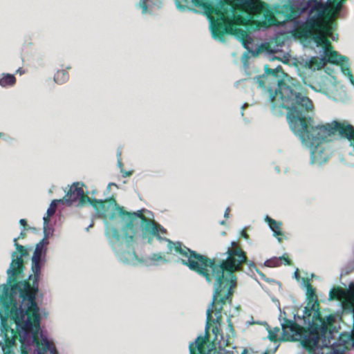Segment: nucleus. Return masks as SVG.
Listing matches in <instances>:
<instances>
[{"label":"nucleus","mask_w":354,"mask_h":354,"mask_svg":"<svg viewBox=\"0 0 354 354\" xmlns=\"http://www.w3.org/2000/svg\"><path fill=\"white\" fill-rule=\"evenodd\" d=\"M52 201L55 202L56 206H57L58 204H66L67 206L71 205V200L68 199L66 195L63 198L54 199Z\"/></svg>","instance_id":"obj_30"},{"label":"nucleus","mask_w":354,"mask_h":354,"mask_svg":"<svg viewBox=\"0 0 354 354\" xmlns=\"http://www.w3.org/2000/svg\"><path fill=\"white\" fill-rule=\"evenodd\" d=\"M56 209L57 206L55 204V202L51 201L49 207L47 209L46 214H48V216H53L56 212Z\"/></svg>","instance_id":"obj_31"},{"label":"nucleus","mask_w":354,"mask_h":354,"mask_svg":"<svg viewBox=\"0 0 354 354\" xmlns=\"http://www.w3.org/2000/svg\"><path fill=\"white\" fill-rule=\"evenodd\" d=\"M32 277V274H29L28 277V279H30Z\"/></svg>","instance_id":"obj_63"},{"label":"nucleus","mask_w":354,"mask_h":354,"mask_svg":"<svg viewBox=\"0 0 354 354\" xmlns=\"http://www.w3.org/2000/svg\"><path fill=\"white\" fill-rule=\"evenodd\" d=\"M281 44H268L266 46L263 47V50L266 51L268 58L272 61L276 59L274 54L279 52H281Z\"/></svg>","instance_id":"obj_22"},{"label":"nucleus","mask_w":354,"mask_h":354,"mask_svg":"<svg viewBox=\"0 0 354 354\" xmlns=\"http://www.w3.org/2000/svg\"><path fill=\"white\" fill-rule=\"evenodd\" d=\"M283 315H286L285 311H281L279 316V320L281 322L283 339L285 338V336H289L290 333H291L292 340H299L301 345L302 346L301 342L304 339V337L306 334L302 335L300 333H297L296 329L299 327V325L297 322H295V320L290 319L287 317H283Z\"/></svg>","instance_id":"obj_15"},{"label":"nucleus","mask_w":354,"mask_h":354,"mask_svg":"<svg viewBox=\"0 0 354 354\" xmlns=\"http://www.w3.org/2000/svg\"><path fill=\"white\" fill-rule=\"evenodd\" d=\"M274 71L276 73L278 88L275 90L274 93L272 89L269 90V100L272 102V111L274 115L281 116L284 114L283 109L287 110L285 103L289 102L293 106H296L295 102L297 101L301 104L300 99L308 97L297 91L293 83H292V86H290L286 82L289 79V76L284 73L281 66L278 65L274 67Z\"/></svg>","instance_id":"obj_10"},{"label":"nucleus","mask_w":354,"mask_h":354,"mask_svg":"<svg viewBox=\"0 0 354 354\" xmlns=\"http://www.w3.org/2000/svg\"><path fill=\"white\" fill-rule=\"evenodd\" d=\"M241 236L245 239H248L249 236H248V234L244 231V230H242L241 231Z\"/></svg>","instance_id":"obj_45"},{"label":"nucleus","mask_w":354,"mask_h":354,"mask_svg":"<svg viewBox=\"0 0 354 354\" xmlns=\"http://www.w3.org/2000/svg\"><path fill=\"white\" fill-rule=\"evenodd\" d=\"M48 244L45 243L44 241H40L38 243H37L35 250L33 252L32 256H35L36 257H39L41 259H46V253H47V245Z\"/></svg>","instance_id":"obj_23"},{"label":"nucleus","mask_w":354,"mask_h":354,"mask_svg":"<svg viewBox=\"0 0 354 354\" xmlns=\"http://www.w3.org/2000/svg\"><path fill=\"white\" fill-rule=\"evenodd\" d=\"M247 353H248V350L246 348L243 349V351L241 353V354H247Z\"/></svg>","instance_id":"obj_60"},{"label":"nucleus","mask_w":354,"mask_h":354,"mask_svg":"<svg viewBox=\"0 0 354 354\" xmlns=\"http://www.w3.org/2000/svg\"><path fill=\"white\" fill-rule=\"evenodd\" d=\"M272 300L273 302L277 304L278 309H279V312L281 313V311H282V310H281V308L280 307L279 301L277 299H276L275 297L272 298Z\"/></svg>","instance_id":"obj_39"},{"label":"nucleus","mask_w":354,"mask_h":354,"mask_svg":"<svg viewBox=\"0 0 354 354\" xmlns=\"http://www.w3.org/2000/svg\"><path fill=\"white\" fill-rule=\"evenodd\" d=\"M225 253H227L226 256L228 255V253L230 254V261H232V262L234 261V264L235 263V265H236L238 263L237 261L239 259H241V257L243 258V259H241L240 261V262L239 263V265H238L239 268H236V270L233 271V272H232L233 275L236 278L235 286H236L237 278H236V275L234 274V273L236 272H239V271L243 270V263H247L248 265V267H249L250 271H252L253 269H254L255 270L257 269V268L256 267L254 262H252V261L248 262L245 253L240 248H232L231 247H228L225 252H217L215 254L214 258H215L216 257V255L218 254H225Z\"/></svg>","instance_id":"obj_14"},{"label":"nucleus","mask_w":354,"mask_h":354,"mask_svg":"<svg viewBox=\"0 0 354 354\" xmlns=\"http://www.w3.org/2000/svg\"><path fill=\"white\" fill-rule=\"evenodd\" d=\"M121 154H122V151L120 149H118V151H117V157H118V158H120V156H121Z\"/></svg>","instance_id":"obj_50"},{"label":"nucleus","mask_w":354,"mask_h":354,"mask_svg":"<svg viewBox=\"0 0 354 354\" xmlns=\"http://www.w3.org/2000/svg\"><path fill=\"white\" fill-rule=\"evenodd\" d=\"M52 216H48V214H46V216H44L43 217V221H44V223L43 225H46L47 224H50V217Z\"/></svg>","instance_id":"obj_37"},{"label":"nucleus","mask_w":354,"mask_h":354,"mask_svg":"<svg viewBox=\"0 0 354 354\" xmlns=\"http://www.w3.org/2000/svg\"><path fill=\"white\" fill-rule=\"evenodd\" d=\"M220 224L221 225H225V221H220Z\"/></svg>","instance_id":"obj_61"},{"label":"nucleus","mask_w":354,"mask_h":354,"mask_svg":"<svg viewBox=\"0 0 354 354\" xmlns=\"http://www.w3.org/2000/svg\"><path fill=\"white\" fill-rule=\"evenodd\" d=\"M342 284L345 287H333L329 291L330 299H336L339 302L342 312L353 315L354 324V281H351L347 286L344 283ZM333 344H339L342 346L354 348V328L351 332H343L339 335L337 342Z\"/></svg>","instance_id":"obj_12"},{"label":"nucleus","mask_w":354,"mask_h":354,"mask_svg":"<svg viewBox=\"0 0 354 354\" xmlns=\"http://www.w3.org/2000/svg\"><path fill=\"white\" fill-rule=\"evenodd\" d=\"M264 69H265V73L267 75H272V76L276 77V73H275V72L274 71V68H270L268 66V65L266 64L264 66Z\"/></svg>","instance_id":"obj_34"},{"label":"nucleus","mask_w":354,"mask_h":354,"mask_svg":"<svg viewBox=\"0 0 354 354\" xmlns=\"http://www.w3.org/2000/svg\"><path fill=\"white\" fill-rule=\"evenodd\" d=\"M346 0H326V3L330 5L333 3L337 10L342 9Z\"/></svg>","instance_id":"obj_29"},{"label":"nucleus","mask_w":354,"mask_h":354,"mask_svg":"<svg viewBox=\"0 0 354 354\" xmlns=\"http://www.w3.org/2000/svg\"><path fill=\"white\" fill-rule=\"evenodd\" d=\"M299 319L304 321V324L305 326L308 329V333L306 334H308L310 333V328L308 327V325L307 322H305V321L303 319L302 316H300L298 314H294V317H293V319L292 320H295V322H297V321H298Z\"/></svg>","instance_id":"obj_35"},{"label":"nucleus","mask_w":354,"mask_h":354,"mask_svg":"<svg viewBox=\"0 0 354 354\" xmlns=\"http://www.w3.org/2000/svg\"><path fill=\"white\" fill-rule=\"evenodd\" d=\"M69 75L66 71L59 70L57 71L54 76V81L59 84L65 83L68 80Z\"/></svg>","instance_id":"obj_27"},{"label":"nucleus","mask_w":354,"mask_h":354,"mask_svg":"<svg viewBox=\"0 0 354 354\" xmlns=\"http://www.w3.org/2000/svg\"><path fill=\"white\" fill-rule=\"evenodd\" d=\"M277 240H278V241H279V242H281V238H279V237H278V238H277Z\"/></svg>","instance_id":"obj_64"},{"label":"nucleus","mask_w":354,"mask_h":354,"mask_svg":"<svg viewBox=\"0 0 354 354\" xmlns=\"http://www.w3.org/2000/svg\"><path fill=\"white\" fill-rule=\"evenodd\" d=\"M300 102H295L296 106L289 102L285 103L288 111L287 120L294 133L310 149V164L321 166L328 160L331 153L324 141L329 136H337L353 142V125L346 121L336 120L315 125L313 119L312 101L309 98H301Z\"/></svg>","instance_id":"obj_4"},{"label":"nucleus","mask_w":354,"mask_h":354,"mask_svg":"<svg viewBox=\"0 0 354 354\" xmlns=\"http://www.w3.org/2000/svg\"><path fill=\"white\" fill-rule=\"evenodd\" d=\"M19 224L21 225H26V221L24 218H21L19 220Z\"/></svg>","instance_id":"obj_48"},{"label":"nucleus","mask_w":354,"mask_h":354,"mask_svg":"<svg viewBox=\"0 0 354 354\" xmlns=\"http://www.w3.org/2000/svg\"><path fill=\"white\" fill-rule=\"evenodd\" d=\"M254 323H255V322H254L253 320H252V321H250V322H248V324H249V325H250V324H254ZM256 323H257V324H261L260 322H257Z\"/></svg>","instance_id":"obj_53"},{"label":"nucleus","mask_w":354,"mask_h":354,"mask_svg":"<svg viewBox=\"0 0 354 354\" xmlns=\"http://www.w3.org/2000/svg\"><path fill=\"white\" fill-rule=\"evenodd\" d=\"M46 230V231H48V230H53L54 231V229L50 225V224H47L46 225H43V230Z\"/></svg>","instance_id":"obj_40"},{"label":"nucleus","mask_w":354,"mask_h":354,"mask_svg":"<svg viewBox=\"0 0 354 354\" xmlns=\"http://www.w3.org/2000/svg\"><path fill=\"white\" fill-rule=\"evenodd\" d=\"M235 243H235L234 241H232V242H231V244H230V245H231V247H233V246L235 245Z\"/></svg>","instance_id":"obj_62"},{"label":"nucleus","mask_w":354,"mask_h":354,"mask_svg":"<svg viewBox=\"0 0 354 354\" xmlns=\"http://www.w3.org/2000/svg\"><path fill=\"white\" fill-rule=\"evenodd\" d=\"M108 185H109V187H111V186L117 187V185L115 183H109Z\"/></svg>","instance_id":"obj_57"},{"label":"nucleus","mask_w":354,"mask_h":354,"mask_svg":"<svg viewBox=\"0 0 354 354\" xmlns=\"http://www.w3.org/2000/svg\"><path fill=\"white\" fill-rule=\"evenodd\" d=\"M79 183H74L70 187L68 191L66 193V196L68 199L71 200V205L76 203V206L82 207L86 204L92 205L96 213L100 217L104 218V223L106 221L109 223H112L110 221V217L114 212H116L118 207H121L118 205L115 200L113 198L110 199H96L95 198H91L84 194V190L82 187H78Z\"/></svg>","instance_id":"obj_11"},{"label":"nucleus","mask_w":354,"mask_h":354,"mask_svg":"<svg viewBox=\"0 0 354 354\" xmlns=\"http://www.w3.org/2000/svg\"><path fill=\"white\" fill-rule=\"evenodd\" d=\"M110 189H111V187H109V185H108L105 194H108L109 192H110Z\"/></svg>","instance_id":"obj_55"},{"label":"nucleus","mask_w":354,"mask_h":354,"mask_svg":"<svg viewBox=\"0 0 354 354\" xmlns=\"http://www.w3.org/2000/svg\"><path fill=\"white\" fill-rule=\"evenodd\" d=\"M118 167L121 169H123V164L122 162L121 158L118 159Z\"/></svg>","instance_id":"obj_46"},{"label":"nucleus","mask_w":354,"mask_h":354,"mask_svg":"<svg viewBox=\"0 0 354 354\" xmlns=\"http://www.w3.org/2000/svg\"><path fill=\"white\" fill-rule=\"evenodd\" d=\"M220 354L219 352H217L216 351H214L213 349H209L206 354Z\"/></svg>","instance_id":"obj_44"},{"label":"nucleus","mask_w":354,"mask_h":354,"mask_svg":"<svg viewBox=\"0 0 354 354\" xmlns=\"http://www.w3.org/2000/svg\"><path fill=\"white\" fill-rule=\"evenodd\" d=\"M229 212H230V208L227 207L226 209V210L225 211V212H224V217L225 218H228L229 217V216H230V213Z\"/></svg>","instance_id":"obj_47"},{"label":"nucleus","mask_w":354,"mask_h":354,"mask_svg":"<svg viewBox=\"0 0 354 354\" xmlns=\"http://www.w3.org/2000/svg\"><path fill=\"white\" fill-rule=\"evenodd\" d=\"M110 217L112 223L105 221V235L112 249L120 261L124 263H132L137 259V254L133 248L134 238L138 230L140 231L142 240L151 243L153 237L160 241L167 242L168 252L179 256V261L190 270L203 277L207 283L211 282L209 267L218 261V254L215 258H209L206 255L198 253L183 245L181 242H173L167 238H162L160 234H165L166 230L160 225L156 224L145 217L142 212L145 209L136 212H129L123 207H118ZM223 254L221 259L227 260L230 254Z\"/></svg>","instance_id":"obj_1"},{"label":"nucleus","mask_w":354,"mask_h":354,"mask_svg":"<svg viewBox=\"0 0 354 354\" xmlns=\"http://www.w3.org/2000/svg\"><path fill=\"white\" fill-rule=\"evenodd\" d=\"M294 278L296 279L297 281L300 279V276L299 274V270L298 268L296 269V270L294 272Z\"/></svg>","instance_id":"obj_41"},{"label":"nucleus","mask_w":354,"mask_h":354,"mask_svg":"<svg viewBox=\"0 0 354 354\" xmlns=\"http://www.w3.org/2000/svg\"><path fill=\"white\" fill-rule=\"evenodd\" d=\"M279 346V344L274 346V348H273V351H272V353H274L276 352V351L277 350Z\"/></svg>","instance_id":"obj_52"},{"label":"nucleus","mask_w":354,"mask_h":354,"mask_svg":"<svg viewBox=\"0 0 354 354\" xmlns=\"http://www.w3.org/2000/svg\"><path fill=\"white\" fill-rule=\"evenodd\" d=\"M120 172H121L123 178H127L128 176H130L133 174L132 171H125L124 169H121Z\"/></svg>","instance_id":"obj_36"},{"label":"nucleus","mask_w":354,"mask_h":354,"mask_svg":"<svg viewBox=\"0 0 354 354\" xmlns=\"http://www.w3.org/2000/svg\"><path fill=\"white\" fill-rule=\"evenodd\" d=\"M16 251L12 252V260L10 263L9 268L6 271L7 274V283L10 284L13 281H17L18 279L24 277V272L25 270V266L23 257L28 255V252L24 246L15 243L14 244Z\"/></svg>","instance_id":"obj_13"},{"label":"nucleus","mask_w":354,"mask_h":354,"mask_svg":"<svg viewBox=\"0 0 354 354\" xmlns=\"http://www.w3.org/2000/svg\"><path fill=\"white\" fill-rule=\"evenodd\" d=\"M19 239V237H17V238H15V239H13V243H14V244H15V243H17V241H18V239Z\"/></svg>","instance_id":"obj_59"},{"label":"nucleus","mask_w":354,"mask_h":354,"mask_svg":"<svg viewBox=\"0 0 354 354\" xmlns=\"http://www.w3.org/2000/svg\"><path fill=\"white\" fill-rule=\"evenodd\" d=\"M46 259L32 256V284L21 280L0 286V347L5 354H15V331L41 326V313L36 302L41 269Z\"/></svg>","instance_id":"obj_2"},{"label":"nucleus","mask_w":354,"mask_h":354,"mask_svg":"<svg viewBox=\"0 0 354 354\" xmlns=\"http://www.w3.org/2000/svg\"><path fill=\"white\" fill-rule=\"evenodd\" d=\"M93 223H91L86 228V231H88V230L90 229V227H93Z\"/></svg>","instance_id":"obj_56"},{"label":"nucleus","mask_w":354,"mask_h":354,"mask_svg":"<svg viewBox=\"0 0 354 354\" xmlns=\"http://www.w3.org/2000/svg\"><path fill=\"white\" fill-rule=\"evenodd\" d=\"M256 271L263 280L266 281H269V279L266 278V275L262 272H261L258 268L256 270Z\"/></svg>","instance_id":"obj_38"},{"label":"nucleus","mask_w":354,"mask_h":354,"mask_svg":"<svg viewBox=\"0 0 354 354\" xmlns=\"http://www.w3.org/2000/svg\"><path fill=\"white\" fill-rule=\"evenodd\" d=\"M283 12L286 20L292 24V30L300 37L304 47L309 48L317 54L315 56L304 55L306 57H321L317 46L306 45L304 39L318 36L329 44L327 48L331 51V44L328 40L329 35L333 41H336L338 35H333L320 23V17L324 14V5L318 0H288L283 6Z\"/></svg>","instance_id":"obj_5"},{"label":"nucleus","mask_w":354,"mask_h":354,"mask_svg":"<svg viewBox=\"0 0 354 354\" xmlns=\"http://www.w3.org/2000/svg\"><path fill=\"white\" fill-rule=\"evenodd\" d=\"M16 72L19 73L20 75H22L24 73V70H23L21 68H19Z\"/></svg>","instance_id":"obj_49"},{"label":"nucleus","mask_w":354,"mask_h":354,"mask_svg":"<svg viewBox=\"0 0 354 354\" xmlns=\"http://www.w3.org/2000/svg\"><path fill=\"white\" fill-rule=\"evenodd\" d=\"M218 330L217 327H214L212 328V333L215 334L216 337L217 336L216 331Z\"/></svg>","instance_id":"obj_51"},{"label":"nucleus","mask_w":354,"mask_h":354,"mask_svg":"<svg viewBox=\"0 0 354 354\" xmlns=\"http://www.w3.org/2000/svg\"><path fill=\"white\" fill-rule=\"evenodd\" d=\"M43 233H44V238L41 241H44L45 243L48 244L49 241L48 239L50 236H53V230L46 231V230H43Z\"/></svg>","instance_id":"obj_32"},{"label":"nucleus","mask_w":354,"mask_h":354,"mask_svg":"<svg viewBox=\"0 0 354 354\" xmlns=\"http://www.w3.org/2000/svg\"><path fill=\"white\" fill-rule=\"evenodd\" d=\"M227 322H228V328H230V330L231 331H233L234 329H233L232 324L231 320H230V317L227 318Z\"/></svg>","instance_id":"obj_43"},{"label":"nucleus","mask_w":354,"mask_h":354,"mask_svg":"<svg viewBox=\"0 0 354 354\" xmlns=\"http://www.w3.org/2000/svg\"><path fill=\"white\" fill-rule=\"evenodd\" d=\"M217 259L218 261L216 264L209 267V276L211 277V282H214V290L212 299L208 306L206 311V323L205 326V334L203 339L209 338V322L212 319V313L216 301L218 300L220 303H224L225 299H227L230 296L233 294V288H235L236 278L233 275V271L239 268L237 263L234 264V261H230V258L227 260L221 259V257H224L223 254H219ZM243 259H239L237 263Z\"/></svg>","instance_id":"obj_8"},{"label":"nucleus","mask_w":354,"mask_h":354,"mask_svg":"<svg viewBox=\"0 0 354 354\" xmlns=\"http://www.w3.org/2000/svg\"><path fill=\"white\" fill-rule=\"evenodd\" d=\"M207 339H203V335H199L196 338V339L190 342L189 344V353H194V346L198 350V353L201 354L203 351V345L202 344L204 343Z\"/></svg>","instance_id":"obj_25"},{"label":"nucleus","mask_w":354,"mask_h":354,"mask_svg":"<svg viewBox=\"0 0 354 354\" xmlns=\"http://www.w3.org/2000/svg\"><path fill=\"white\" fill-rule=\"evenodd\" d=\"M180 11L192 9L206 16L212 37L221 43H225V35H231L240 41L247 49L242 57V62L247 66L250 55L258 56L260 49L253 50L250 46L253 39L247 30L239 27H247L259 8V0H175Z\"/></svg>","instance_id":"obj_3"},{"label":"nucleus","mask_w":354,"mask_h":354,"mask_svg":"<svg viewBox=\"0 0 354 354\" xmlns=\"http://www.w3.org/2000/svg\"><path fill=\"white\" fill-rule=\"evenodd\" d=\"M265 221L269 225V227L273 232L274 236L281 235L282 232L280 230L282 223L281 221H277L269 216L266 215L264 218Z\"/></svg>","instance_id":"obj_19"},{"label":"nucleus","mask_w":354,"mask_h":354,"mask_svg":"<svg viewBox=\"0 0 354 354\" xmlns=\"http://www.w3.org/2000/svg\"><path fill=\"white\" fill-rule=\"evenodd\" d=\"M17 338L20 342L19 348L17 350L19 354H57V353L56 347L49 341L41 326L37 327L30 326H28L27 329L15 331V342ZM16 347L15 344L13 351ZM3 353L5 354L4 352Z\"/></svg>","instance_id":"obj_9"},{"label":"nucleus","mask_w":354,"mask_h":354,"mask_svg":"<svg viewBox=\"0 0 354 354\" xmlns=\"http://www.w3.org/2000/svg\"><path fill=\"white\" fill-rule=\"evenodd\" d=\"M230 297V296L227 299H225L223 304L220 303L218 301V300L216 301L215 305L214 306L216 319L212 320L214 323L218 324H221V319H222L221 312H222L223 306L225 304V303L227 300H229L230 303L231 302V299H229Z\"/></svg>","instance_id":"obj_24"},{"label":"nucleus","mask_w":354,"mask_h":354,"mask_svg":"<svg viewBox=\"0 0 354 354\" xmlns=\"http://www.w3.org/2000/svg\"><path fill=\"white\" fill-rule=\"evenodd\" d=\"M279 332V328L275 327L272 330H270L268 331V338L270 341L274 342L276 343L277 334Z\"/></svg>","instance_id":"obj_28"},{"label":"nucleus","mask_w":354,"mask_h":354,"mask_svg":"<svg viewBox=\"0 0 354 354\" xmlns=\"http://www.w3.org/2000/svg\"><path fill=\"white\" fill-rule=\"evenodd\" d=\"M263 354H270V350L266 349V350L263 353Z\"/></svg>","instance_id":"obj_58"},{"label":"nucleus","mask_w":354,"mask_h":354,"mask_svg":"<svg viewBox=\"0 0 354 354\" xmlns=\"http://www.w3.org/2000/svg\"><path fill=\"white\" fill-rule=\"evenodd\" d=\"M339 320H337V328L333 330V337L328 339V344L327 346H324V342L322 339H320L319 340L317 348H314L312 345H308L306 347H303L304 348L313 352H319V354H322V352L321 351L324 348H329L331 346V351L330 352V354H344L346 348V346H342L339 344H333V343H331V340H333L335 338L334 333L338 332V329L339 328Z\"/></svg>","instance_id":"obj_16"},{"label":"nucleus","mask_w":354,"mask_h":354,"mask_svg":"<svg viewBox=\"0 0 354 354\" xmlns=\"http://www.w3.org/2000/svg\"><path fill=\"white\" fill-rule=\"evenodd\" d=\"M301 285L306 289V295L308 301L304 309L302 317L310 328V333L304 337L302 347L312 345L314 348H317L320 339H322L324 346H327L329 343L328 339L333 337V330L337 328L336 321L341 319V315L338 312L324 315L318 308L315 290L309 281L303 278Z\"/></svg>","instance_id":"obj_6"},{"label":"nucleus","mask_w":354,"mask_h":354,"mask_svg":"<svg viewBox=\"0 0 354 354\" xmlns=\"http://www.w3.org/2000/svg\"><path fill=\"white\" fill-rule=\"evenodd\" d=\"M24 236H25L24 232L23 231H21V232H20V234H19V239H20V238H24Z\"/></svg>","instance_id":"obj_54"},{"label":"nucleus","mask_w":354,"mask_h":354,"mask_svg":"<svg viewBox=\"0 0 354 354\" xmlns=\"http://www.w3.org/2000/svg\"><path fill=\"white\" fill-rule=\"evenodd\" d=\"M168 261L160 253H153L151 255L146 257L139 259L137 256V259L134 263H129V265H137L140 263L146 266H158L160 263H167Z\"/></svg>","instance_id":"obj_17"},{"label":"nucleus","mask_w":354,"mask_h":354,"mask_svg":"<svg viewBox=\"0 0 354 354\" xmlns=\"http://www.w3.org/2000/svg\"><path fill=\"white\" fill-rule=\"evenodd\" d=\"M265 77V75H257V76H255L253 80L254 81L257 83L259 86V87H263L264 86V82L262 80L263 77Z\"/></svg>","instance_id":"obj_33"},{"label":"nucleus","mask_w":354,"mask_h":354,"mask_svg":"<svg viewBox=\"0 0 354 354\" xmlns=\"http://www.w3.org/2000/svg\"><path fill=\"white\" fill-rule=\"evenodd\" d=\"M353 259L348 261L342 268L340 272V278L343 275H347L354 271V249L353 248Z\"/></svg>","instance_id":"obj_26"},{"label":"nucleus","mask_w":354,"mask_h":354,"mask_svg":"<svg viewBox=\"0 0 354 354\" xmlns=\"http://www.w3.org/2000/svg\"><path fill=\"white\" fill-rule=\"evenodd\" d=\"M162 6L161 0H140L136 7L142 10V15H152L156 9Z\"/></svg>","instance_id":"obj_18"},{"label":"nucleus","mask_w":354,"mask_h":354,"mask_svg":"<svg viewBox=\"0 0 354 354\" xmlns=\"http://www.w3.org/2000/svg\"><path fill=\"white\" fill-rule=\"evenodd\" d=\"M282 261L284 265H289L290 263L289 259L282 256L279 258L274 257L271 259H267L264 262L263 265L266 267H277L282 263Z\"/></svg>","instance_id":"obj_20"},{"label":"nucleus","mask_w":354,"mask_h":354,"mask_svg":"<svg viewBox=\"0 0 354 354\" xmlns=\"http://www.w3.org/2000/svg\"><path fill=\"white\" fill-rule=\"evenodd\" d=\"M0 77V86L3 88L12 87L16 83V77L13 74L3 73Z\"/></svg>","instance_id":"obj_21"},{"label":"nucleus","mask_w":354,"mask_h":354,"mask_svg":"<svg viewBox=\"0 0 354 354\" xmlns=\"http://www.w3.org/2000/svg\"><path fill=\"white\" fill-rule=\"evenodd\" d=\"M249 106L248 103L245 102L244 103L242 106H241V116H243L244 115V113H243V110L248 107Z\"/></svg>","instance_id":"obj_42"},{"label":"nucleus","mask_w":354,"mask_h":354,"mask_svg":"<svg viewBox=\"0 0 354 354\" xmlns=\"http://www.w3.org/2000/svg\"><path fill=\"white\" fill-rule=\"evenodd\" d=\"M304 41L306 45L311 47L317 46L321 56L319 58L299 57L296 59L295 66L298 75L305 85L315 91H317L312 84V81L308 77V74L321 69L327 63H333L340 65L342 72L348 77L351 84L354 86V78L350 70L348 58L347 57L341 55L336 51H331L328 49L326 47L329 43L324 41L318 36L306 37Z\"/></svg>","instance_id":"obj_7"}]
</instances>
